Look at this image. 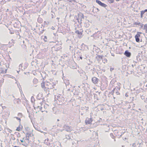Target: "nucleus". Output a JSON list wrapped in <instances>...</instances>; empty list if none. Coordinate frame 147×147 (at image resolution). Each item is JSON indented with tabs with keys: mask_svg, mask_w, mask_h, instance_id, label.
<instances>
[{
	"mask_svg": "<svg viewBox=\"0 0 147 147\" xmlns=\"http://www.w3.org/2000/svg\"><path fill=\"white\" fill-rule=\"evenodd\" d=\"M55 100L57 101L58 104L62 105L65 101L64 98L60 94H57L55 95Z\"/></svg>",
	"mask_w": 147,
	"mask_h": 147,
	"instance_id": "1",
	"label": "nucleus"
},
{
	"mask_svg": "<svg viewBox=\"0 0 147 147\" xmlns=\"http://www.w3.org/2000/svg\"><path fill=\"white\" fill-rule=\"evenodd\" d=\"M55 85V82H53L52 84L49 82H45V88L46 90L47 89H52L54 88V86Z\"/></svg>",
	"mask_w": 147,
	"mask_h": 147,
	"instance_id": "2",
	"label": "nucleus"
},
{
	"mask_svg": "<svg viewBox=\"0 0 147 147\" xmlns=\"http://www.w3.org/2000/svg\"><path fill=\"white\" fill-rule=\"evenodd\" d=\"M120 87H115L113 90L112 91V94H113L115 92L116 94L117 95H119L120 94V93L119 92V91L120 90Z\"/></svg>",
	"mask_w": 147,
	"mask_h": 147,
	"instance_id": "3",
	"label": "nucleus"
},
{
	"mask_svg": "<svg viewBox=\"0 0 147 147\" xmlns=\"http://www.w3.org/2000/svg\"><path fill=\"white\" fill-rule=\"evenodd\" d=\"M70 86L71 87H72L71 85H70ZM75 87V86H74L73 88H69L68 89V91L69 92L71 91L72 92H73L74 94H75V93H75L76 91Z\"/></svg>",
	"mask_w": 147,
	"mask_h": 147,
	"instance_id": "4",
	"label": "nucleus"
},
{
	"mask_svg": "<svg viewBox=\"0 0 147 147\" xmlns=\"http://www.w3.org/2000/svg\"><path fill=\"white\" fill-rule=\"evenodd\" d=\"M99 80L96 77H94L92 78V82L94 84L98 83Z\"/></svg>",
	"mask_w": 147,
	"mask_h": 147,
	"instance_id": "5",
	"label": "nucleus"
},
{
	"mask_svg": "<svg viewBox=\"0 0 147 147\" xmlns=\"http://www.w3.org/2000/svg\"><path fill=\"white\" fill-rule=\"evenodd\" d=\"M96 2L102 7H105L107 6V5L106 4L102 3L99 0H96Z\"/></svg>",
	"mask_w": 147,
	"mask_h": 147,
	"instance_id": "6",
	"label": "nucleus"
},
{
	"mask_svg": "<svg viewBox=\"0 0 147 147\" xmlns=\"http://www.w3.org/2000/svg\"><path fill=\"white\" fill-rule=\"evenodd\" d=\"M63 128L64 130H65L67 131H70L71 130L70 127L66 125H64L63 126Z\"/></svg>",
	"mask_w": 147,
	"mask_h": 147,
	"instance_id": "7",
	"label": "nucleus"
},
{
	"mask_svg": "<svg viewBox=\"0 0 147 147\" xmlns=\"http://www.w3.org/2000/svg\"><path fill=\"white\" fill-rule=\"evenodd\" d=\"M92 119L91 118H87L85 120V122L86 124H90L91 123L92 121Z\"/></svg>",
	"mask_w": 147,
	"mask_h": 147,
	"instance_id": "8",
	"label": "nucleus"
},
{
	"mask_svg": "<svg viewBox=\"0 0 147 147\" xmlns=\"http://www.w3.org/2000/svg\"><path fill=\"white\" fill-rule=\"evenodd\" d=\"M140 35L139 33H137V34L135 36V38H136V41L137 42H138L140 41L139 38L140 37Z\"/></svg>",
	"mask_w": 147,
	"mask_h": 147,
	"instance_id": "9",
	"label": "nucleus"
},
{
	"mask_svg": "<svg viewBox=\"0 0 147 147\" xmlns=\"http://www.w3.org/2000/svg\"><path fill=\"white\" fill-rule=\"evenodd\" d=\"M76 33L78 35V37L80 38H81L82 37V33L81 31H80L79 30H76Z\"/></svg>",
	"mask_w": 147,
	"mask_h": 147,
	"instance_id": "10",
	"label": "nucleus"
},
{
	"mask_svg": "<svg viewBox=\"0 0 147 147\" xmlns=\"http://www.w3.org/2000/svg\"><path fill=\"white\" fill-rule=\"evenodd\" d=\"M7 72V69H5L2 68H0V73L5 74Z\"/></svg>",
	"mask_w": 147,
	"mask_h": 147,
	"instance_id": "11",
	"label": "nucleus"
},
{
	"mask_svg": "<svg viewBox=\"0 0 147 147\" xmlns=\"http://www.w3.org/2000/svg\"><path fill=\"white\" fill-rule=\"evenodd\" d=\"M78 18L79 20H82V19H84V16L83 14L82 13H80L78 14Z\"/></svg>",
	"mask_w": 147,
	"mask_h": 147,
	"instance_id": "12",
	"label": "nucleus"
},
{
	"mask_svg": "<svg viewBox=\"0 0 147 147\" xmlns=\"http://www.w3.org/2000/svg\"><path fill=\"white\" fill-rule=\"evenodd\" d=\"M124 54L127 57H129L131 55V53L128 51H126L124 53Z\"/></svg>",
	"mask_w": 147,
	"mask_h": 147,
	"instance_id": "13",
	"label": "nucleus"
},
{
	"mask_svg": "<svg viewBox=\"0 0 147 147\" xmlns=\"http://www.w3.org/2000/svg\"><path fill=\"white\" fill-rule=\"evenodd\" d=\"M41 86L42 88L45 89V90H46V88H45V82L42 83L41 84Z\"/></svg>",
	"mask_w": 147,
	"mask_h": 147,
	"instance_id": "14",
	"label": "nucleus"
},
{
	"mask_svg": "<svg viewBox=\"0 0 147 147\" xmlns=\"http://www.w3.org/2000/svg\"><path fill=\"white\" fill-rule=\"evenodd\" d=\"M49 140V139L48 138L45 140L44 142L45 144L47 145H48L49 144V142H48Z\"/></svg>",
	"mask_w": 147,
	"mask_h": 147,
	"instance_id": "15",
	"label": "nucleus"
},
{
	"mask_svg": "<svg viewBox=\"0 0 147 147\" xmlns=\"http://www.w3.org/2000/svg\"><path fill=\"white\" fill-rule=\"evenodd\" d=\"M33 83L36 84H37L38 82V80L36 78H34L33 80Z\"/></svg>",
	"mask_w": 147,
	"mask_h": 147,
	"instance_id": "16",
	"label": "nucleus"
},
{
	"mask_svg": "<svg viewBox=\"0 0 147 147\" xmlns=\"http://www.w3.org/2000/svg\"><path fill=\"white\" fill-rule=\"evenodd\" d=\"M31 136V133L30 132H27L26 133V137L29 138L30 136Z\"/></svg>",
	"mask_w": 147,
	"mask_h": 147,
	"instance_id": "17",
	"label": "nucleus"
},
{
	"mask_svg": "<svg viewBox=\"0 0 147 147\" xmlns=\"http://www.w3.org/2000/svg\"><path fill=\"white\" fill-rule=\"evenodd\" d=\"M143 29L145 30L146 32L147 31V24H145L144 26Z\"/></svg>",
	"mask_w": 147,
	"mask_h": 147,
	"instance_id": "18",
	"label": "nucleus"
},
{
	"mask_svg": "<svg viewBox=\"0 0 147 147\" xmlns=\"http://www.w3.org/2000/svg\"><path fill=\"white\" fill-rule=\"evenodd\" d=\"M31 102L32 103H33L35 101V99L34 97L33 96H32L31 98Z\"/></svg>",
	"mask_w": 147,
	"mask_h": 147,
	"instance_id": "19",
	"label": "nucleus"
},
{
	"mask_svg": "<svg viewBox=\"0 0 147 147\" xmlns=\"http://www.w3.org/2000/svg\"><path fill=\"white\" fill-rule=\"evenodd\" d=\"M49 107V105L47 104H45L44 106V108L45 109H47Z\"/></svg>",
	"mask_w": 147,
	"mask_h": 147,
	"instance_id": "20",
	"label": "nucleus"
},
{
	"mask_svg": "<svg viewBox=\"0 0 147 147\" xmlns=\"http://www.w3.org/2000/svg\"><path fill=\"white\" fill-rule=\"evenodd\" d=\"M22 129L21 127H20V126L19 127H18L16 129L17 131H20Z\"/></svg>",
	"mask_w": 147,
	"mask_h": 147,
	"instance_id": "21",
	"label": "nucleus"
},
{
	"mask_svg": "<svg viewBox=\"0 0 147 147\" xmlns=\"http://www.w3.org/2000/svg\"><path fill=\"white\" fill-rule=\"evenodd\" d=\"M43 40H44V41L46 42H47V37L46 36H44V38H43Z\"/></svg>",
	"mask_w": 147,
	"mask_h": 147,
	"instance_id": "22",
	"label": "nucleus"
},
{
	"mask_svg": "<svg viewBox=\"0 0 147 147\" xmlns=\"http://www.w3.org/2000/svg\"><path fill=\"white\" fill-rule=\"evenodd\" d=\"M18 116L20 117L21 118L22 117V114L21 113H19L18 114Z\"/></svg>",
	"mask_w": 147,
	"mask_h": 147,
	"instance_id": "23",
	"label": "nucleus"
},
{
	"mask_svg": "<svg viewBox=\"0 0 147 147\" xmlns=\"http://www.w3.org/2000/svg\"><path fill=\"white\" fill-rule=\"evenodd\" d=\"M110 136L111 137L113 138H115V136L113 135V134L112 133H111L110 134Z\"/></svg>",
	"mask_w": 147,
	"mask_h": 147,
	"instance_id": "24",
	"label": "nucleus"
},
{
	"mask_svg": "<svg viewBox=\"0 0 147 147\" xmlns=\"http://www.w3.org/2000/svg\"><path fill=\"white\" fill-rule=\"evenodd\" d=\"M141 144L140 143H138L137 144V146H138V147H139L140 146Z\"/></svg>",
	"mask_w": 147,
	"mask_h": 147,
	"instance_id": "25",
	"label": "nucleus"
},
{
	"mask_svg": "<svg viewBox=\"0 0 147 147\" xmlns=\"http://www.w3.org/2000/svg\"><path fill=\"white\" fill-rule=\"evenodd\" d=\"M22 65L21 64H20L19 65V69H22V70H23V69H22Z\"/></svg>",
	"mask_w": 147,
	"mask_h": 147,
	"instance_id": "26",
	"label": "nucleus"
},
{
	"mask_svg": "<svg viewBox=\"0 0 147 147\" xmlns=\"http://www.w3.org/2000/svg\"><path fill=\"white\" fill-rule=\"evenodd\" d=\"M17 100H20V99L19 98H18V99H14V101H15V103H16V102H17V103H18V101H17Z\"/></svg>",
	"mask_w": 147,
	"mask_h": 147,
	"instance_id": "27",
	"label": "nucleus"
},
{
	"mask_svg": "<svg viewBox=\"0 0 147 147\" xmlns=\"http://www.w3.org/2000/svg\"><path fill=\"white\" fill-rule=\"evenodd\" d=\"M135 24L136 25H139L140 24V22H135Z\"/></svg>",
	"mask_w": 147,
	"mask_h": 147,
	"instance_id": "28",
	"label": "nucleus"
},
{
	"mask_svg": "<svg viewBox=\"0 0 147 147\" xmlns=\"http://www.w3.org/2000/svg\"><path fill=\"white\" fill-rule=\"evenodd\" d=\"M20 122L21 121V119L20 118V117H15Z\"/></svg>",
	"mask_w": 147,
	"mask_h": 147,
	"instance_id": "29",
	"label": "nucleus"
},
{
	"mask_svg": "<svg viewBox=\"0 0 147 147\" xmlns=\"http://www.w3.org/2000/svg\"><path fill=\"white\" fill-rule=\"evenodd\" d=\"M132 146L133 147H137V146L136 145V144L135 143L133 144Z\"/></svg>",
	"mask_w": 147,
	"mask_h": 147,
	"instance_id": "30",
	"label": "nucleus"
},
{
	"mask_svg": "<svg viewBox=\"0 0 147 147\" xmlns=\"http://www.w3.org/2000/svg\"><path fill=\"white\" fill-rule=\"evenodd\" d=\"M145 12L144 11H144H141V14H144V13H145Z\"/></svg>",
	"mask_w": 147,
	"mask_h": 147,
	"instance_id": "31",
	"label": "nucleus"
},
{
	"mask_svg": "<svg viewBox=\"0 0 147 147\" xmlns=\"http://www.w3.org/2000/svg\"><path fill=\"white\" fill-rule=\"evenodd\" d=\"M49 82H50L52 84L53 82V80L52 79H51L49 81Z\"/></svg>",
	"mask_w": 147,
	"mask_h": 147,
	"instance_id": "32",
	"label": "nucleus"
},
{
	"mask_svg": "<svg viewBox=\"0 0 147 147\" xmlns=\"http://www.w3.org/2000/svg\"><path fill=\"white\" fill-rule=\"evenodd\" d=\"M98 57L100 59H102V58L103 57V56H100V55H99L98 56Z\"/></svg>",
	"mask_w": 147,
	"mask_h": 147,
	"instance_id": "33",
	"label": "nucleus"
},
{
	"mask_svg": "<svg viewBox=\"0 0 147 147\" xmlns=\"http://www.w3.org/2000/svg\"><path fill=\"white\" fill-rule=\"evenodd\" d=\"M24 138H23V139H22V140H20V141L21 142H24L25 141V140H24Z\"/></svg>",
	"mask_w": 147,
	"mask_h": 147,
	"instance_id": "34",
	"label": "nucleus"
},
{
	"mask_svg": "<svg viewBox=\"0 0 147 147\" xmlns=\"http://www.w3.org/2000/svg\"><path fill=\"white\" fill-rule=\"evenodd\" d=\"M109 1H110L111 3H113L114 1L113 0H109Z\"/></svg>",
	"mask_w": 147,
	"mask_h": 147,
	"instance_id": "35",
	"label": "nucleus"
},
{
	"mask_svg": "<svg viewBox=\"0 0 147 147\" xmlns=\"http://www.w3.org/2000/svg\"><path fill=\"white\" fill-rule=\"evenodd\" d=\"M68 1L70 2H72L73 1L75 2V0H68Z\"/></svg>",
	"mask_w": 147,
	"mask_h": 147,
	"instance_id": "36",
	"label": "nucleus"
},
{
	"mask_svg": "<svg viewBox=\"0 0 147 147\" xmlns=\"http://www.w3.org/2000/svg\"><path fill=\"white\" fill-rule=\"evenodd\" d=\"M125 95L127 97H128L129 96L127 93H126Z\"/></svg>",
	"mask_w": 147,
	"mask_h": 147,
	"instance_id": "37",
	"label": "nucleus"
},
{
	"mask_svg": "<svg viewBox=\"0 0 147 147\" xmlns=\"http://www.w3.org/2000/svg\"><path fill=\"white\" fill-rule=\"evenodd\" d=\"M113 69H114L113 68H111L110 70L111 71H112L113 70Z\"/></svg>",
	"mask_w": 147,
	"mask_h": 147,
	"instance_id": "38",
	"label": "nucleus"
},
{
	"mask_svg": "<svg viewBox=\"0 0 147 147\" xmlns=\"http://www.w3.org/2000/svg\"><path fill=\"white\" fill-rule=\"evenodd\" d=\"M2 130V128L0 126V131H1Z\"/></svg>",
	"mask_w": 147,
	"mask_h": 147,
	"instance_id": "39",
	"label": "nucleus"
},
{
	"mask_svg": "<svg viewBox=\"0 0 147 147\" xmlns=\"http://www.w3.org/2000/svg\"><path fill=\"white\" fill-rule=\"evenodd\" d=\"M51 28L53 30H54L55 29L54 27L53 26H52Z\"/></svg>",
	"mask_w": 147,
	"mask_h": 147,
	"instance_id": "40",
	"label": "nucleus"
},
{
	"mask_svg": "<svg viewBox=\"0 0 147 147\" xmlns=\"http://www.w3.org/2000/svg\"><path fill=\"white\" fill-rule=\"evenodd\" d=\"M64 130V129H59V131H62L63 130Z\"/></svg>",
	"mask_w": 147,
	"mask_h": 147,
	"instance_id": "41",
	"label": "nucleus"
},
{
	"mask_svg": "<svg viewBox=\"0 0 147 147\" xmlns=\"http://www.w3.org/2000/svg\"><path fill=\"white\" fill-rule=\"evenodd\" d=\"M95 34H93V35H92V36H93V37H94L95 36Z\"/></svg>",
	"mask_w": 147,
	"mask_h": 147,
	"instance_id": "42",
	"label": "nucleus"
},
{
	"mask_svg": "<svg viewBox=\"0 0 147 147\" xmlns=\"http://www.w3.org/2000/svg\"><path fill=\"white\" fill-rule=\"evenodd\" d=\"M143 14H141V17L142 18V17H143Z\"/></svg>",
	"mask_w": 147,
	"mask_h": 147,
	"instance_id": "43",
	"label": "nucleus"
},
{
	"mask_svg": "<svg viewBox=\"0 0 147 147\" xmlns=\"http://www.w3.org/2000/svg\"><path fill=\"white\" fill-rule=\"evenodd\" d=\"M145 12H147V9H146L145 10H144Z\"/></svg>",
	"mask_w": 147,
	"mask_h": 147,
	"instance_id": "44",
	"label": "nucleus"
},
{
	"mask_svg": "<svg viewBox=\"0 0 147 147\" xmlns=\"http://www.w3.org/2000/svg\"><path fill=\"white\" fill-rule=\"evenodd\" d=\"M26 140H29V139L28 138H26L25 139Z\"/></svg>",
	"mask_w": 147,
	"mask_h": 147,
	"instance_id": "45",
	"label": "nucleus"
},
{
	"mask_svg": "<svg viewBox=\"0 0 147 147\" xmlns=\"http://www.w3.org/2000/svg\"><path fill=\"white\" fill-rule=\"evenodd\" d=\"M80 58L81 59H82V57H80Z\"/></svg>",
	"mask_w": 147,
	"mask_h": 147,
	"instance_id": "46",
	"label": "nucleus"
},
{
	"mask_svg": "<svg viewBox=\"0 0 147 147\" xmlns=\"http://www.w3.org/2000/svg\"><path fill=\"white\" fill-rule=\"evenodd\" d=\"M116 1H120V0H115Z\"/></svg>",
	"mask_w": 147,
	"mask_h": 147,
	"instance_id": "47",
	"label": "nucleus"
},
{
	"mask_svg": "<svg viewBox=\"0 0 147 147\" xmlns=\"http://www.w3.org/2000/svg\"><path fill=\"white\" fill-rule=\"evenodd\" d=\"M132 67H134V65H132Z\"/></svg>",
	"mask_w": 147,
	"mask_h": 147,
	"instance_id": "48",
	"label": "nucleus"
},
{
	"mask_svg": "<svg viewBox=\"0 0 147 147\" xmlns=\"http://www.w3.org/2000/svg\"><path fill=\"white\" fill-rule=\"evenodd\" d=\"M40 19H41V18H38V20H39Z\"/></svg>",
	"mask_w": 147,
	"mask_h": 147,
	"instance_id": "49",
	"label": "nucleus"
},
{
	"mask_svg": "<svg viewBox=\"0 0 147 147\" xmlns=\"http://www.w3.org/2000/svg\"><path fill=\"white\" fill-rule=\"evenodd\" d=\"M20 71H17V72H18V73H19V72Z\"/></svg>",
	"mask_w": 147,
	"mask_h": 147,
	"instance_id": "50",
	"label": "nucleus"
},
{
	"mask_svg": "<svg viewBox=\"0 0 147 147\" xmlns=\"http://www.w3.org/2000/svg\"><path fill=\"white\" fill-rule=\"evenodd\" d=\"M57 121H59V119H57Z\"/></svg>",
	"mask_w": 147,
	"mask_h": 147,
	"instance_id": "51",
	"label": "nucleus"
},
{
	"mask_svg": "<svg viewBox=\"0 0 147 147\" xmlns=\"http://www.w3.org/2000/svg\"><path fill=\"white\" fill-rule=\"evenodd\" d=\"M105 60V61H107V59H106Z\"/></svg>",
	"mask_w": 147,
	"mask_h": 147,
	"instance_id": "52",
	"label": "nucleus"
},
{
	"mask_svg": "<svg viewBox=\"0 0 147 147\" xmlns=\"http://www.w3.org/2000/svg\"><path fill=\"white\" fill-rule=\"evenodd\" d=\"M142 26H143V25H142V26H141L142 27Z\"/></svg>",
	"mask_w": 147,
	"mask_h": 147,
	"instance_id": "53",
	"label": "nucleus"
},
{
	"mask_svg": "<svg viewBox=\"0 0 147 147\" xmlns=\"http://www.w3.org/2000/svg\"><path fill=\"white\" fill-rule=\"evenodd\" d=\"M146 87H147V85H146Z\"/></svg>",
	"mask_w": 147,
	"mask_h": 147,
	"instance_id": "54",
	"label": "nucleus"
},
{
	"mask_svg": "<svg viewBox=\"0 0 147 147\" xmlns=\"http://www.w3.org/2000/svg\"><path fill=\"white\" fill-rule=\"evenodd\" d=\"M14 147H17L16 146H15Z\"/></svg>",
	"mask_w": 147,
	"mask_h": 147,
	"instance_id": "55",
	"label": "nucleus"
},
{
	"mask_svg": "<svg viewBox=\"0 0 147 147\" xmlns=\"http://www.w3.org/2000/svg\"><path fill=\"white\" fill-rule=\"evenodd\" d=\"M146 33H147V32H146Z\"/></svg>",
	"mask_w": 147,
	"mask_h": 147,
	"instance_id": "56",
	"label": "nucleus"
}]
</instances>
